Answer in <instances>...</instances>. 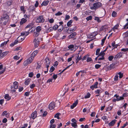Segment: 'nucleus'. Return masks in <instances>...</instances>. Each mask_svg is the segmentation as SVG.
I'll use <instances>...</instances> for the list:
<instances>
[{"mask_svg": "<svg viewBox=\"0 0 128 128\" xmlns=\"http://www.w3.org/2000/svg\"><path fill=\"white\" fill-rule=\"evenodd\" d=\"M9 17L8 16L7 14H5L1 18V24L3 25H5L8 22Z\"/></svg>", "mask_w": 128, "mask_h": 128, "instance_id": "obj_1", "label": "nucleus"}, {"mask_svg": "<svg viewBox=\"0 0 128 128\" xmlns=\"http://www.w3.org/2000/svg\"><path fill=\"white\" fill-rule=\"evenodd\" d=\"M102 5V4L100 2H97L94 4L93 6L90 7V9L92 10H96Z\"/></svg>", "mask_w": 128, "mask_h": 128, "instance_id": "obj_2", "label": "nucleus"}, {"mask_svg": "<svg viewBox=\"0 0 128 128\" xmlns=\"http://www.w3.org/2000/svg\"><path fill=\"white\" fill-rule=\"evenodd\" d=\"M42 40V38H41L39 37L37 39L36 38H34L33 42H34V46L36 48L37 47L39 44L40 42Z\"/></svg>", "mask_w": 128, "mask_h": 128, "instance_id": "obj_3", "label": "nucleus"}, {"mask_svg": "<svg viewBox=\"0 0 128 128\" xmlns=\"http://www.w3.org/2000/svg\"><path fill=\"white\" fill-rule=\"evenodd\" d=\"M44 21V19L42 16H41L38 17L36 20L37 23H42Z\"/></svg>", "mask_w": 128, "mask_h": 128, "instance_id": "obj_4", "label": "nucleus"}, {"mask_svg": "<svg viewBox=\"0 0 128 128\" xmlns=\"http://www.w3.org/2000/svg\"><path fill=\"white\" fill-rule=\"evenodd\" d=\"M55 104L54 102H52L49 105L48 108L49 110H51L55 107Z\"/></svg>", "mask_w": 128, "mask_h": 128, "instance_id": "obj_5", "label": "nucleus"}, {"mask_svg": "<svg viewBox=\"0 0 128 128\" xmlns=\"http://www.w3.org/2000/svg\"><path fill=\"white\" fill-rule=\"evenodd\" d=\"M45 60L46 61L45 64L46 66V68H48L49 67L50 61L49 60V58L48 57L46 58Z\"/></svg>", "mask_w": 128, "mask_h": 128, "instance_id": "obj_6", "label": "nucleus"}, {"mask_svg": "<svg viewBox=\"0 0 128 128\" xmlns=\"http://www.w3.org/2000/svg\"><path fill=\"white\" fill-rule=\"evenodd\" d=\"M97 34V32H94L88 35V38H91L95 37Z\"/></svg>", "mask_w": 128, "mask_h": 128, "instance_id": "obj_7", "label": "nucleus"}, {"mask_svg": "<svg viewBox=\"0 0 128 128\" xmlns=\"http://www.w3.org/2000/svg\"><path fill=\"white\" fill-rule=\"evenodd\" d=\"M7 30L9 31L10 33L11 34L14 33L15 31V30L14 28H12L10 27L7 28Z\"/></svg>", "mask_w": 128, "mask_h": 128, "instance_id": "obj_8", "label": "nucleus"}, {"mask_svg": "<svg viewBox=\"0 0 128 128\" xmlns=\"http://www.w3.org/2000/svg\"><path fill=\"white\" fill-rule=\"evenodd\" d=\"M8 53V51H6L0 54V58L1 59L2 58L4 57Z\"/></svg>", "mask_w": 128, "mask_h": 128, "instance_id": "obj_9", "label": "nucleus"}, {"mask_svg": "<svg viewBox=\"0 0 128 128\" xmlns=\"http://www.w3.org/2000/svg\"><path fill=\"white\" fill-rule=\"evenodd\" d=\"M98 84V82H96L94 85L91 86H90V88L92 89V90H94V88H97V85Z\"/></svg>", "mask_w": 128, "mask_h": 128, "instance_id": "obj_10", "label": "nucleus"}, {"mask_svg": "<svg viewBox=\"0 0 128 128\" xmlns=\"http://www.w3.org/2000/svg\"><path fill=\"white\" fill-rule=\"evenodd\" d=\"M37 112L36 111H35L33 112L31 114V117L33 119H35L37 116Z\"/></svg>", "mask_w": 128, "mask_h": 128, "instance_id": "obj_11", "label": "nucleus"}, {"mask_svg": "<svg viewBox=\"0 0 128 128\" xmlns=\"http://www.w3.org/2000/svg\"><path fill=\"white\" fill-rule=\"evenodd\" d=\"M116 121V120L115 119L114 120H112L109 124H108L109 126H113Z\"/></svg>", "mask_w": 128, "mask_h": 128, "instance_id": "obj_12", "label": "nucleus"}, {"mask_svg": "<svg viewBox=\"0 0 128 128\" xmlns=\"http://www.w3.org/2000/svg\"><path fill=\"white\" fill-rule=\"evenodd\" d=\"M76 34V33L75 32H74L70 34L68 36V37L70 38H74Z\"/></svg>", "mask_w": 128, "mask_h": 128, "instance_id": "obj_13", "label": "nucleus"}, {"mask_svg": "<svg viewBox=\"0 0 128 128\" xmlns=\"http://www.w3.org/2000/svg\"><path fill=\"white\" fill-rule=\"evenodd\" d=\"M34 58H33V57L31 56L28 59L26 60L27 61L28 63L29 64H30L33 61Z\"/></svg>", "mask_w": 128, "mask_h": 128, "instance_id": "obj_14", "label": "nucleus"}, {"mask_svg": "<svg viewBox=\"0 0 128 128\" xmlns=\"http://www.w3.org/2000/svg\"><path fill=\"white\" fill-rule=\"evenodd\" d=\"M29 33V32L28 31L24 32H21V35L22 36H26L28 35Z\"/></svg>", "mask_w": 128, "mask_h": 128, "instance_id": "obj_15", "label": "nucleus"}, {"mask_svg": "<svg viewBox=\"0 0 128 128\" xmlns=\"http://www.w3.org/2000/svg\"><path fill=\"white\" fill-rule=\"evenodd\" d=\"M25 38V37H23L22 38V37L21 36H20L18 38V40L19 41V42H22L23 40H24Z\"/></svg>", "mask_w": 128, "mask_h": 128, "instance_id": "obj_16", "label": "nucleus"}, {"mask_svg": "<svg viewBox=\"0 0 128 128\" xmlns=\"http://www.w3.org/2000/svg\"><path fill=\"white\" fill-rule=\"evenodd\" d=\"M18 82L16 81L14 83V88L15 89H17L18 88Z\"/></svg>", "mask_w": 128, "mask_h": 128, "instance_id": "obj_17", "label": "nucleus"}, {"mask_svg": "<svg viewBox=\"0 0 128 128\" xmlns=\"http://www.w3.org/2000/svg\"><path fill=\"white\" fill-rule=\"evenodd\" d=\"M73 22L72 20H70L67 23V25L68 27H70L72 26V24Z\"/></svg>", "mask_w": 128, "mask_h": 128, "instance_id": "obj_18", "label": "nucleus"}, {"mask_svg": "<svg viewBox=\"0 0 128 128\" xmlns=\"http://www.w3.org/2000/svg\"><path fill=\"white\" fill-rule=\"evenodd\" d=\"M49 2V1L48 0L44 1L42 2V4H41V5L42 6H46L48 4Z\"/></svg>", "mask_w": 128, "mask_h": 128, "instance_id": "obj_19", "label": "nucleus"}, {"mask_svg": "<svg viewBox=\"0 0 128 128\" xmlns=\"http://www.w3.org/2000/svg\"><path fill=\"white\" fill-rule=\"evenodd\" d=\"M58 31L59 32H60L63 29V26L62 25H60L58 26Z\"/></svg>", "mask_w": 128, "mask_h": 128, "instance_id": "obj_20", "label": "nucleus"}, {"mask_svg": "<svg viewBox=\"0 0 128 128\" xmlns=\"http://www.w3.org/2000/svg\"><path fill=\"white\" fill-rule=\"evenodd\" d=\"M26 21L27 20L26 19L24 18H22V19L21 21L20 22V24L21 25H22L23 24L25 23Z\"/></svg>", "mask_w": 128, "mask_h": 128, "instance_id": "obj_21", "label": "nucleus"}, {"mask_svg": "<svg viewBox=\"0 0 128 128\" xmlns=\"http://www.w3.org/2000/svg\"><path fill=\"white\" fill-rule=\"evenodd\" d=\"M37 53L38 51L37 50L35 51L32 53L31 56L34 58V57L37 54Z\"/></svg>", "mask_w": 128, "mask_h": 128, "instance_id": "obj_22", "label": "nucleus"}, {"mask_svg": "<svg viewBox=\"0 0 128 128\" xmlns=\"http://www.w3.org/2000/svg\"><path fill=\"white\" fill-rule=\"evenodd\" d=\"M4 98L8 100L11 99V97L8 94H6L4 96Z\"/></svg>", "mask_w": 128, "mask_h": 128, "instance_id": "obj_23", "label": "nucleus"}, {"mask_svg": "<svg viewBox=\"0 0 128 128\" xmlns=\"http://www.w3.org/2000/svg\"><path fill=\"white\" fill-rule=\"evenodd\" d=\"M71 125L72 127H74V128H76L77 126V125L76 122H74L73 123H71Z\"/></svg>", "mask_w": 128, "mask_h": 128, "instance_id": "obj_24", "label": "nucleus"}, {"mask_svg": "<svg viewBox=\"0 0 128 128\" xmlns=\"http://www.w3.org/2000/svg\"><path fill=\"white\" fill-rule=\"evenodd\" d=\"M30 80L28 78L27 80L24 83L26 85H27L29 84L30 82Z\"/></svg>", "mask_w": 128, "mask_h": 128, "instance_id": "obj_25", "label": "nucleus"}, {"mask_svg": "<svg viewBox=\"0 0 128 128\" xmlns=\"http://www.w3.org/2000/svg\"><path fill=\"white\" fill-rule=\"evenodd\" d=\"M42 28L40 26H37L36 28V31L38 32H39L41 30Z\"/></svg>", "mask_w": 128, "mask_h": 128, "instance_id": "obj_26", "label": "nucleus"}, {"mask_svg": "<svg viewBox=\"0 0 128 128\" xmlns=\"http://www.w3.org/2000/svg\"><path fill=\"white\" fill-rule=\"evenodd\" d=\"M53 30V28L52 27H50L46 30V32L48 33L52 31Z\"/></svg>", "mask_w": 128, "mask_h": 128, "instance_id": "obj_27", "label": "nucleus"}, {"mask_svg": "<svg viewBox=\"0 0 128 128\" xmlns=\"http://www.w3.org/2000/svg\"><path fill=\"white\" fill-rule=\"evenodd\" d=\"M60 115V113L58 112L55 115L54 117L55 118H57L58 119H59L60 118L59 116Z\"/></svg>", "mask_w": 128, "mask_h": 128, "instance_id": "obj_28", "label": "nucleus"}, {"mask_svg": "<svg viewBox=\"0 0 128 128\" xmlns=\"http://www.w3.org/2000/svg\"><path fill=\"white\" fill-rule=\"evenodd\" d=\"M34 7L33 6H32L30 7L29 10H30V11L31 12L34 11Z\"/></svg>", "mask_w": 128, "mask_h": 128, "instance_id": "obj_29", "label": "nucleus"}, {"mask_svg": "<svg viewBox=\"0 0 128 128\" xmlns=\"http://www.w3.org/2000/svg\"><path fill=\"white\" fill-rule=\"evenodd\" d=\"M39 35V33L37 32H34L33 34V36L34 37L38 36Z\"/></svg>", "mask_w": 128, "mask_h": 128, "instance_id": "obj_30", "label": "nucleus"}, {"mask_svg": "<svg viewBox=\"0 0 128 128\" xmlns=\"http://www.w3.org/2000/svg\"><path fill=\"white\" fill-rule=\"evenodd\" d=\"M105 54L104 53V52L103 51L101 52L99 54L98 56H104L105 55Z\"/></svg>", "mask_w": 128, "mask_h": 128, "instance_id": "obj_31", "label": "nucleus"}, {"mask_svg": "<svg viewBox=\"0 0 128 128\" xmlns=\"http://www.w3.org/2000/svg\"><path fill=\"white\" fill-rule=\"evenodd\" d=\"M117 74H118V75H119V77L120 78H121L123 76V74L122 73V72H119Z\"/></svg>", "mask_w": 128, "mask_h": 128, "instance_id": "obj_32", "label": "nucleus"}, {"mask_svg": "<svg viewBox=\"0 0 128 128\" xmlns=\"http://www.w3.org/2000/svg\"><path fill=\"white\" fill-rule=\"evenodd\" d=\"M117 14V13L114 11H113L112 14V16L114 17H115L116 16Z\"/></svg>", "mask_w": 128, "mask_h": 128, "instance_id": "obj_33", "label": "nucleus"}, {"mask_svg": "<svg viewBox=\"0 0 128 128\" xmlns=\"http://www.w3.org/2000/svg\"><path fill=\"white\" fill-rule=\"evenodd\" d=\"M90 96V94L89 92L86 94V95L84 96L85 98H89Z\"/></svg>", "mask_w": 128, "mask_h": 128, "instance_id": "obj_34", "label": "nucleus"}, {"mask_svg": "<svg viewBox=\"0 0 128 128\" xmlns=\"http://www.w3.org/2000/svg\"><path fill=\"white\" fill-rule=\"evenodd\" d=\"M118 76L117 74H116L114 78V81H117L118 80Z\"/></svg>", "mask_w": 128, "mask_h": 128, "instance_id": "obj_35", "label": "nucleus"}, {"mask_svg": "<svg viewBox=\"0 0 128 128\" xmlns=\"http://www.w3.org/2000/svg\"><path fill=\"white\" fill-rule=\"evenodd\" d=\"M9 40H8L6 42H4L3 43H2L0 45V46L2 47L5 44H6L7 42L9 41Z\"/></svg>", "mask_w": 128, "mask_h": 128, "instance_id": "obj_36", "label": "nucleus"}, {"mask_svg": "<svg viewBox=\"0 0 128 128\" xmlns=\"http://www.w3.org/2000/svg\"><path fill=\"white\" fill-rule=\"evenodd\" d=\"M29 28V29L28 31L29 32L30 30V29L32 28V27L30 25L28 24L26 27L25 28Z\"/></svg>", "mask_w": 128, "mask_h": 128, "instance_id": "obj_37", "label": "nucleus"}, {"mask_svg": "<svg viewBox=\"0 0 128 128\" xmlns=\"http://www.w3.org/2000/svg\"><path fill=\"white\" fill-rule=\"evenodd\" d=\"M124 99V98L123 96H120L118 98L116 99V100L117 101H118L121 100H123Z\"/></svg>", "mask_w": 128, "mask_h": 128, "instance_id": "obj_38", "label": "nucleus"}, {"mask_svg": "<svg viewBox=\"0 0 128 128\" xmlns=\"http://www.w3.org/2000/svg\"><path fill=\"white\" fill-rule=\"evenodd\" d=\"M92 16H90L86 18V19L87 21L89 20H91L92 19Z\"/></svg>", "mask_w": 128, "mask_h": 128, "instance_id": "obj_39", "label": "nucleus"}, {"mask_svg": "<svg viewBox=\"0 0 128 128\" xmlns=\"http://www.w3.org/2000/svg\"><path fill=\"white\" fill-rule=\"evenodd\" d=\"M113 65V64H111L109 66H108L107 67V68L109 70H110L112 68Z\"/></svg>", "mask_w": 128, "mask_h": 128, "instance_id": "obj_40", "label": "nucleus"}, {"mask_svg": "<svg viewBox=\"0 0 128 128\" xmlns=\"http://www.w3.org/2000/svg\"><path fill=\"white\" fill-rule=\"evenodd\" d=\"M55 70V68L53 66H52L50 68V70L49 71L50 72H52Z\"/></svg>", "mask_w": 128, "mask_h": 128, "instance_id": "obj_41", "label": "nucleus"}, {"mask_svg": "<svg viewBox=\"0 0 128 128\" xmlns=\"http://www.w3.org/2000/svg\"><path fill=\"white\" fill-rule=\"evenodd\" d=\"M118 26L119 25L118 24H116L114 27V28L112 29V30H113V31H114L115 29H117Z\"/></svg>", "mask_w": 128, "mask_h": 128, "instance_id": "obj_42", "label": "nucleus"}, {"mask_svg": "<svg viewBox=\"0 0 128 128\" xmlns=\"http://www.w3.org/2000/svg\"><path fill=\"white\" fill-rule=\"evenodd\" d=\"M58 25L57 24H56L52 28L53 30H56L57 29V28H58Z\"/></svg>", "mask_w": 128, "mask_h": 128, "instance_id": "obj_43", "label": "nucleus"}, {"mask_svg": "<svg viewBox=\"0 0 128 128\" xmlns=\"http://www.w3.org/2000/svg\"><path fill=\"white\" fill-rule=\"evenodd\" d=\"M100 48H99L96 51V55H98L99 54V53L100 52Z\"/></svg>", "mask_w": 128, "mask_h": 128, "instance_id": "obj_44", "label": "nucleus"}, {"mask_svg": "<svg viewBox=\"0 0 128 128\" xmlns=\"http://www.w3.org/2000/svg\"><path fill=\"white\" fill-rule=\"evenodd\" d=\"M114 58L113 56H109L108 59V60L110 61H112Z\"/></svg>", "mask_w": 128, "mask_h": 128, "instance_id": "obj_45", "label": "nucleus"}, {"mask_svg": "<svg viewBox=\"0 0 128 128\" xmlns=\"http://www.w3.org/2000/svg\"><path fill=\"white\" fill-rule=\"evenodd\" d=\"M48 20L49 22L50 23H53L54 22V20L52 18L51 19H48Z\"/></svg>", "mask_w": 128, "mask_h": 128, "instance_id": "obj_46", "label": "nucleus"}, {"mask_svg": "<svg viewBox=\"0 0 128 128\" xmlns=\"http://www.w3.org/2000/svg\"><path fill=\"white\" fill-rule=\"evenodd\" d=\"M12 1H9L7 2V4L8 5L10 6L12 4Z\"/></svg>", "mask_w": 128, "mask_h": 128, "instance_id": "obj_47", "label": "nucleus"}, {"mask_svg": "<svg viewBox=\"0 0 128 128\" xmlns=\"http://www.w3.org/2000/svg\"><path fill=\"white\" fill-rule=\"evenodd\" d=\"M94 19L95 20H97L98 22H101V20H100L99 18L98 17H95V18Z\"/></svg>", "mask_w": 128, "mask_h": 128, "instance_id": "obj_48", "label": "nucleus"}, {"mask_svg": "<svg viewBox=\"0 0 128 128\" xmlns=\"http://www.w3.org/2000/svg\"><path fill=\"white\" fill-rule=\"evenodd\" d=\"M78 102V100H77L74 103H73L72 104V105L74 106L75 107L77 104Z\"/></svg>", "mask_w": 128, "mask_h": 128, "instance_id": "obj_49", "label": "nucleus"}, {"mask_svg": "<svg viewBox=\"0 0 128 128\" xmlns=\"http://www.w3.org/2000/svg\"><path fill=\"white\" fill-rule=\"evenodd\" d=\"M101 66L100 65L96 64L95 65V68L96 69H98Z\"/></svg>", "mask_w": 128, "mask_h": 128, "instance_id": "obj_50", "label": "nucleus"}, {"mask_svg": "<svg viewBox=\"0 0 128 128\" xmlns=\"http://www.w3.org/2000/svg\"><path fill=\"white\" fill-rule=\"evenodd\" d=\"M86 61L87 62H88L92 60V59L88 57Z\"/></svg>", "mask_w": 128, "mask_h": 128, "instance_id": "obj_51", "label": "nucleus"}, {"mask_svg": "<svg viewBox=\"0 0 128 128\" xmlns=\"http://www.w3.org/2000/svg\"><path fill=\"white\" fill-rule=\"evenodd\" d=\"M117 55L118 56L119 58H120L122 56V53L121 52H119L117 54Z\"/></svg>", "mask_w": 128, "mask_h": 128, "instance_id": "obj_52", "label": "nucleus"}, {"mask_svg": "<svg viewBox=\"0 0 128 128\" xmlns=\"http://www.w3.org/2000/svg\"><path fill=\"white\" fill-rule=\"evenodd\" d=\"M126 21L128 22L124 26V29L126 28V26H128V19H126Z\"/></svg>", "mask_w": 128, "mask_h": 128, "instance_id": "obj_53", "label": "nucleus"}, {"mask_svg": "<svg viewBox=\"0 0 128 128\" xmlns=\"http://www.w3.org/2000/svg\"><path fill=\"white\" fill-rule=\"evenodd\" d=\"M62 14V13L60 12H58L57 13L55 14L56 16H60Z\"/></svg>", "mask_w": 128, "mask_h": 128, "instance_id": "obj_54", "label": "nucleus"}, {"mask_svg": "<svg viewBox=\"0 0 128 128\" xmlns=\"http://www.w3.org/2000/svg\"><path fill=\"white\" fill-rule=\"evenodd\" d=\"M20 9L23 12H25V10H24V8L23 6H22L20 7Z\"/></svg>", "mask_w": 128, "mask_h": 128, "instance_id": "obj_55", "label": "nucleus"}, {"mask_svg": "<svg viewBox=\"0 0 128 128\" xmlns=\"http://www.w3.org/2000/svg\"><path fill=\"white\" fill-rule=\"evenodd\" d=\"M76 0H71V2L72 5H74V4H75L76 3Z\"/></svg>", "mask_w": 128, "mask_h": 128, "instance_id": "obj_56", "label": "nucleus"}, {"mask_svg": "<svg viewBox=\"0 0 128 128\" xmlns=\"http://www.w3.org/2000/svg\"><path fill=\"white\" fill-rule=\"evenodd\" d=\"M86 120L85 118H80L79 121L81 122H83L85 120Z\"/></svg>", "mask_w": 128, "mask_h": 128, "instance_id": "obj_57", "label": "nucleus"}, {"mask_svg": "<svg viewBox=\"0 0 128 128\" xmlns=\"http://www.w3.org/2000/svg\"><path fill=\"white\" fill-rule=\"evenodd\" d=\"M34 76V74L32 72L30 73L29 74V76L30 77H32Z\"/></svg>", "mask_w": 128, "mask_h": 128, "instance_id": "obj_58", "label": "nucleus"}, {"mask_svg": "<svg viewBox=\"0 0 128 128\" xmlns=\"http://www.w3.org/2000/svg\"><path fill=\"white\" fill-rule=\"evenodd\" d=\"M58 76L56 74L55 75L54 74V75L52 76L53 78L55 80L57 78Z\"/></svg>", "mask_w": 128, "mask_h": 128, "instance_id": "obj_59", "label": "nucleus"}, {"mask_svg": "<svg viewBox=\"0 0 128 128\" xmlns=\"http://www.w3.org/2000/svg\"><path fill=\"white\" fill-rule=\"evenodd\" d=\"M82 59L81 56H80V57H79V55H78V56L77 58L76 59V60H78V61H79L80 60Z\"/></svg>", "mask_w": 128, "mask_h": 128, "instance_id": "obj_60", "label": "nucleus"}, {"mask_svg": "<svg viewBox=\"0 0 128 128\" xmlns=\"http://www.w3.org/2000/svg\"><path fill=\"white\" fill-rule=\"evenodd\" d=\"M88 56L87 55H86L84 56L83 58H82V60H85L86 59V58H87L88 57Z\"/></svg>", "mask_w": 128, "mask_h": 128, "instance_id": "obj_61", "label": "nucleus"}, {"mask_svg": "<svg viewBox=\"0 0 128 128\" xmlns=\"http://www.w3.org/2000/svg\"><path fill=\"white\" fill-rule=\"evenodd\" d=\"M35 86V84H32L30 86V88H33Z\"/></svg>", "mask_w": 128, "mask_h": 128, "instance_id": "obj_62", "label": "nucleus"}, {"mask_svg": "<svg viewBox=\"0 0 128 128\" xmlns=\"http://www.w3.org/2000/svg\"><path fill=\"white\" fill-rule=\"evenodd\" d=\"M128 50V48H122L121 49V50L122 51L126 52Z\"/></svg>", "mask_w": 128, "mask_h": 128, "instance_id": "obj_63", "label": "nucleus"}, {"mask_svg": "<svg viewBox=\"0 0 128 128\" xmlns=\"http://www.w3.org/2000/svg\"><path fill=\"white\" fill-rule=\"evenodd\" d=\"M29 63H28V62H27V61L26 60L24 63V66H27L28 64Z\"/></svg>", "mask_w": 128, "mask_h": 128, "instance_id": "obj_64", "label": "nucleus"}]
</instances>
